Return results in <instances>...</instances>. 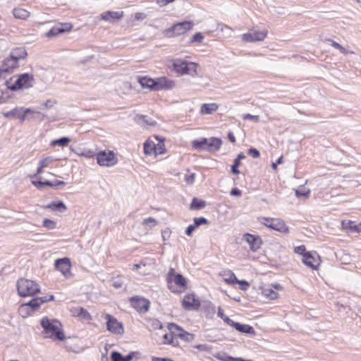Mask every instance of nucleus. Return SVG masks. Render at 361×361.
Segmentation results:
<instances>
[{
  "label": "nucleus",
  "instance_id": "obj_1",
  "mask_svg": "<svg viewBox=\"0 0 361 361\" xmlns=\"http://www.w3.org/2000/svg\"><path fill=\"white\" fill-rule=\"evenodd\" d=\"M43 328L42 334L45 338L54 341H63L65 335L61 322L55 319L43 317L40 321Z\"/></svg>",
  "mask_w": 361,
  "mask_h": 361
},
{
  "label": "nucleus",
  "instance_id": "obj_2",
  "mask_svg": "<svg viewBox=\"0 0 361 361\" xmlns=\"http://www.w3.org/2000/svg\"><path fill=\"white\" fill-rule=\"evenodd\" d=\"M165 138L158 135H152L148 137L143 143V152L145 156L157 157L166 153V147L164 144Z\"/></svg>",
  "mask_w": 361,
  "mask_h": 361
},
{
  "label": "nucleus",
  "instance_id": "obj_3",
  "mask_svg": "<svg viewBox=\"0 0 361 361\" xmlns=\"http://www.w3.org/2000/svg\"><path fill=\"white\" fill-rule=\"evenodd\" d=\"M54 161V159L51 157H42L39 162H38V166L37 169V171L34 175H30V177L32 179L37 178L39 175L42 174L44 172V169L47 167L51 163H52ZM32 183L38 189H42L44 186L48 185V186H56L59 185H64L63 181L61 180H56L54 183L51 181H37L35 180H32Z\"/></svg>",
  "mask_w": 361,
  "mask_h": 361
},
{
  "label": "nucleus",
  "instance_id": "obj_4",
  "mask_svg": "<svg viewBox=\"0 0 361 361\" xmlns=\"http://www.w3.org/2000/svg\"><path fill=\"white\" fill-rule=\"evenodd\" d=\"M17 290L20 297H31L40 292V286L35 281L20 279L17 281Z\"/></svg>",
  "mask_w": 361,
  "mask_h": 361
},
{
  "label": "nucleus",
  "instance_id": "obj_5",
  "mask_svg": "<svg viewBox=\"0 0 361 361\" xmlns=\"http://www.w3.org/2000/svg\"><path fill=\"white\" fill-rule=\"evenodd\" d=\"M33 76L28 73L16 75L6 81V85L9 90H16L23 87L27 88L32 86Z\"/></svg>",
  "mask_w": 361,
  "mask_h": 361
},
{
  "label": "nucleus",
  "instance_id": "obj_6",
  "mask_svg": "<svg viewBox=\"0 0 361 361\" xmlns=\"http://www.w3.org/2000/svg\"><path fill=\"white\" fill-rule=\"evenodd\" d=\"M194 26L192 21H183L173 24L169 28L164 30V35L167 37H176L185 34L191 30Z\"/></svg>",
  "mask_w": 361,
  "mask_h": 361
},
{
  "label": "nucleus",
  "instance_id": "obj_7",
  "mask_svg": "<svg viewBox=\"0 0 361 361\" xmlns=\"http://www.w3.org/2000/svg\"><path fill=\"white\" fill-rule=\"evenodd\" d=\"M174 71L180 75H189L194 77L197 75L198 65L194 62L177 61L173 64Z\"/></svg>",
  "mask_w": 361,
  "mask_h": 361
},
{
  "label": "nucleus",
  "instance_id": "obj_8",
  "mask_svg": "<svg viewBox=\"0 0 361 361\" xmlns=\"http://www.w3.org/2000/svg\"><path fill=\"white\" fill-rule=\"evenodd\" d=\"M168 283L169 285L173 283L177 286L178 290H173V292H183L187 288L188 280L185 277L178 273H176L174 269L171 268L168 274ZM171 289V286H169Z\"/></svg>",
  "mask_w": 361,
  "mask_h": 361
},
{
  "label": "nucleus",
  "instance_id": "obj_9",
  "mask_svg": "<svg viewBox=\"0 0 361 361\" xmlns=\"http://www.w3.org/2000/svg\"><path fill=\"white\" fill-rule=\"evenodd\" d=\"M267 36L266 29H250L247 32L241 35V39L245 43H250L263 41Z\"/></svg>",
  "mask_w": 361,
  "mask_h": 361
},
{
  "label": "nucleus",
  "instance_id": "obj_10",
  "mask_svg": "<svg viewBox=\"0 0 361 361\" xmlns=\"http://www.w3.org/2000/svg\"><path fill=\"white\" fill-rule=\"evenodd\" d=\"M259 221L266 226L281 233H287L288 232V226L281 219L262 217L259 219Z\"/></svg>",
  "mask_w": 361,
  "mask_h": 361
},
{
  "label": "nucleus",
  "instance_id": "obj_11",
  "mask_svg": "<svg viewBox=\"0 0 361 361\" xmlns=\"http://www.w3.org/2000/svg\"><path fill=\"white\" fill-rule=\"evenodd\" d=\"M97 164L102 166H111L115 165L118 159L112 151H102L97 154Z\"/></svg>",
  "mask_w": 361,
  "mask_h": 361
},
{
  "label": "nucleus",
  "instance_id": "obj_12",
  "mask_svg": "<svg viewBox=\"0 0 361 361\" xmlns=\"http://www.w3.org/2000/svg\"><path fill=\"white\" fill-rule=\"evenodd\" d=\"M54 267L66 279H69L73 276V274L71 271L72 264L69 258L63 257L56 259L54 263Z\"/></svg>",
  "mask_w": 361,
  "mask_h": 361
},
{
  "label": "nucleus",
  "instance_id": "obj_13",
  "mask_svg": "<svg viewBox=\"0 0 361 361\" xmlns=\"http://www.w3.org/2000/svg\"><path fill=\"white\" fill-rule=\"evenodd\" d=\"M106 320V329L114 334L122 335L124 332L123 325L115 317L107 314L104 316Z\"/></svg>",
  "mask_w": 361,
  "mask_h": 361
},
{
  "label": "nucleus",
  "instance_id": "obj_14",
  "mask_svg": "<svg viewBox=\"0 0 361 361\" xmlns=\"http://www.w3.org/2000/svg\"><path fill=\"white\" fill-rule=\"evenodd\" d=\"M302 262L313 270L319 269L322 260L319 255L316 252L306 254V257L302 258Z\"/></svg>",
  "mask_w": 361,
  "mask_h": 361
},
{
  "label": "nucleus",
  "instance_id": "obj_15",
  "mask_svg": "<svg viewBox=\"0 0 361 361\" xmlns=\"http://www.w3.org/2000/svg\"><path fill=\"white\" fill-rule=\"evenodd\" d=\"M169 329L176 338H180L185 341H192L194 339V335L184 331L180 327L175 324H169Z\"/></svg>",
  "mask_w": 361,
  "mask_h": 361
},
{
  "label": "nucleus",
  "instance_id": "obj_16",
  "mask_svg": "<svg viewBox=\"0 0 361 361\" xmlns=\"http://www.w3.org/2000/svg\"><path fill=\"white\" fill-rule=\"evenodd\" d=\"M176 82L171 79L161 77L155 79V91L169 90L176 87Z\"/></svg>",
  "mask_w": 361,
  "mask_h": 361
},
{
  "label": "nucleus",
  "instance_id": "obj_17",
  "mask_svg": "<svg viewBox=\"0 0 361 361\" xmlns=\"http://www.w3.org/2000/svg\"><path fill=\"white\" fill-rule=\"evenodd\" d=\"M54 300V296L53 295H50L49 296H44V297H37L35 298H32L31 300H30L28 302H26V304L30 307V310L34 313L35 312L37 311L41 305L47 302L51 301Z\"/></svg>",
  "mask_w": 361,
  "mask_h": 361
},
{
  "label": "nucleus",
  "instance_id": "obj_18",
  "mask_svg": "<svg viewBox=\"0 0 361 361\" xmlns=\"http://www.w3.org/2000/svg\"><path fill=\"white\" fill-rule=\"evenodd\" d=\"M123 17V12L107 11L100 14V19L109 23H115Z\"/></svg>",
  "mask_w": 361,
  "mask_h": 361
},
{
  "label": "nucleus",
  "instance_id": "obj_19",
  "mask_svg": "<svg viewBox=\"0 0 361 361\" xmlns=\"http://www.w3.org/2000/svg\"><path fill=\"white\" fill-rule=\"evenodd\" d=\"M130 302L131 305L140 313H145L149 309V302L145 298L133 297L131 298Z\"/></svg>",
  "mask_w": 361,
  "mask_h": 361
},
{
  "label": "nucleus",
  "instance_id": "obj_20",
  "mask_svg": "<svg viewBox=\"0 0 361 361\" xmlns=\"http://www.w3.org/2000/svg\"><path fill=\"white\" fill-rule=\"evenodd\" d=\"M13 114L20 118L21 121H24L25 119H34L35 115L39 114V112L31 109H26L25 110H23V109H15L13 111Z\"/></svg>",
  "mask_w": 361,
  "mask_h": 361
},
{
  "label": "nucleus",
  "instance_id": "obj_21",
  "mask_svg": "<svg viewBox=\"0 0 361 361\" xmlns=\"http://www.w3.org/2000/svg\"><path fill=\"white\" fill-rule=\"evenodd\" d=\"M243 240L249 244L250 249L252 252L257 251L261 247L262 240L258 235L246 233L243 235Z\"/></svg>",
  "mask_w": 361,
  "mask_h": 361
},
{
  "label": "nucleus",
  "instance_id": "obj_22",
  "mask_svg": "<svg viewBox=\"0 0 361 361\" xmlns=\"http://www.w3.org/2000/svg\"><path fill=\"white\" fill-rule=\"evenodd\" d=\"M182 305L185 310H195L200 307V303L194 294H188L184 297Z\"/></svg>",
  "mask_w": 361,
  "mask_h": 361
},
{
  "label": "nucleus",
  "instance_id": "obj_23",
  "mask_svg": "<svg viewBox=\"0 0 361 361\" xmlns=\"http://www.w3.org/2000/svg\"><path fill=\"white\" fill-rule=\"evenodd\" d=\"M18 66V61L15 59L9 56L6 58L2 63L1 65V71L4 73H11L16 69Z\"/></svg>",
  "mask_w": 361,
  "mask_h": 361
},
{
  "label": "nucleus",
  "instance_id": "obj_24",
  "mask_svg": "<svg viewBox=\"0 0 361 361\" xmlns=\"http://www.w3.org/2000/svg\"><path fill=\"white\" fill-rule=\"evenodd\" d=\"M228 325L231 326H233L235 328V330L240 333L247 334H251L252 336H255L256 334L255 329L252 326L245 324H240L238 322H235L233 321H228Z\"/></svg>",
  "mask_w": 361,
  "mask_h": 361
},
{
  "label": "nucleus",
  "instance_id": "obj_25",
  "mask_svg": "<svg viewBox=\"0 0 361 361\" xmlns=\"http://www.w3.org/2000/svg\"><path fill=\"white\" fill-rule=\"evenodd\" d=\"M222 145V141L219 138L211 137L207 139V149L210 152H216L219 150Z\"/></svg>",
  "mask_w": 361,
  "mask_h": 361
},
{
  "label": "nucleus",
  "instance_id": "obj_26",
  "mask_svg": "<svg viewBox=\"0 0 361 361\" xmlns=\"http://www.w3.org/2000/svg\"><path fill=\"white\" fill-rule=\"evenodd\" d=\"M13 16L20 20H26L30 16V12L23 8H16L13 11Z\"/></svg>",
  "mask_w": 361,
  "mask_h": 361
},
{
  "label": "nucleus",
  "instance_id": "obj_27",
  "mask_svg": "<svg viewBox=\"0 0 361 361\" xmlns=\"http://www.w3.org/2000/svg\"><path fill=\"white\" fill-rule=\"evenodd\" d=\"M219 108L216 103L204 104L201 106L200 113L202 115L212 114L214 113Z\"/></svg>",
  "mask_w": 361,
  "mask_h": 361
},
{
  "label": "nucleus",
  "instance_id": "obj_28",
  "mask_svg": "<svg viewBox=\"0 0 361 361\" xmlns=\"http://www.w3.org/2000/svg\"><path fill=\"white\" fill-rule=\"evenodd\" d=\"M71 140L68 137H63L59 139L53 140L50 142L49 145L51 147H60L61 148L66 147L71 142Z\"/></svg>",
  "mask_w": 361,
  "mask_h": 361
},
{
  "label": "nucleus",
  "instance_id": "obj_29",
  "mask_svg": "<svg viewBox=\"0 0 361 361\" xmlns=\"http://www.w3.org/2000/svg\"><path fill=\"white\" fill-rule=\"evenodd\" d=\"M261 293L267 300H276L279 298V293L271 288L260 287Z\"/></svg>",
  "mask_w": 361,
  "mask_h": 361
},
{
  "label": "nucleus",
  "instance_id": "obj_30",
  "mask_svg": "<svg viewBox=\"0 0 361 361\" xmlns=\"http://www.w3.org/2000/svg\"><path fill=\"white\" fill-rule=\"evenodd\" d=\"M139 83L144 88L146 87L155 91V79L143 77L139 78Z\"/></svg>",
  "mask_w": 361,
  "mask_h": 361
},
{
  "label": "nucleus",
  "instance_id": "obj_31",
  "mask_svg": "<svg viewBox=\"0 0 361 361\" xmlns=\"http://www.w3.org/2000/svg\"><path fill=\"white\" fill-rule=\"evenodd\" d=\"M134 355V353L132 352L129 353L128 355L123 357L118 352L114 351L111 355V358L112 361H130L132 360Z\"/></svg>",
  "mask_w": 361,
  "mask_h": 361
},
{
  "label": "nucleus",
  "instance_id": "obj_32",
  "mask_svg": "<svg viewBox=\"0 0 361 361\" xmlns=\"http://www.w3.org/2000/svg\"><path fill=\"white\" fill-rule=\"evenodd\" d=\"M221 275L224 281L229 285H233L236 283V281H238L235 275L231 271H224Z\"/></svg>",
  "mask_w": 361,
  "mask_h": 361
},
{
  "label": "nucleus",
  "instance_id": "obj_33",
  "mask_svg": "<svg viewBox=\"0 0 361 361\" xmlns=\"http://www.w3.org/2000/svg\"><path fill=\"white\" fill-rule=\"evenodd\" d=\"M18 314L23 318H27L33 314L30 307L25 303L21 304L18 307Z\"/></svg>",
  "mask_w": 361,
  "mask_h": 361
},
{
  "label": "nucleus",
  "instance_id": "obj_34",
  "mask_svg": "<svg viewBox=\"0 0 361 361\" xmlns=\"http://www.w3.org/2000/svg\"><path fill=\"white\" fill-rule=\"evenodd\" d=\"M10 56L18 61L19 59L27 56V52L23 47L16 48L11 51Z\"/></svg>",
  "mask_w": 361,
  "mask_h": 361
},
{
  "label": "nucleus",
  "instance_id": "obj_35",
  "mask_svg": "<svg viewBox=\"0 0 361 361\" xmlns=\"http://www.w3.org/2000/svg\"><path fill=\"white\" fill-rule=\"evenodd\" d=\"M295 193L298 198H303L306 200L310 195V190L303 186H300L297 190H295Z\"/></svg>",
  "mask_w": 361,
  "mask_h": 361
},
{
  "label": "nucleus",
  "instance_id": "obj_36",
  "mask_svg": "<svg viewBox=\"0 0 361 361\" xmlns=\"http://www.w3.org/2000/svg\"><path fill=\"white\" fill-rule=\"evenodd\" d=\"M46 208L52 210H59L60 212L66 210L67 207L62 201L58 202H51L46 206Z\"/></svg>",
  "mask_w": 361,
  "mask_h": 361
},
{
  "label": "nucleus",
  "instance_id": "obj_37",
  "mask_svg": "<svg viewBox=\"0 0 361 361\" xmlns=\"http://www.w3.org/2000/svg\"><path fill=\"white\" fill-rule=\"evenodd\" d=\"M206 144H207V138H201L200 140H193L192 142V146L195 149L202 150L206 149Z\"/></svg>",
  "mask_w": 361,
  "mask_h": 361
},
{
  "label": "nucleus",
  "instance_id": "obj_38",
  "mask_svg": "<svg viewBox=\"0 0 361 361\" xmlns=\"http://www.w3.org/2000/svg\"><path fill=\"white\" fill-rule=\"evenodd\" d=\"M342 228L345 230H349L351 231H359V229L356 225H353V221L343 220L341 221Z\"/></svg>",
  "mask_w": 361,
  "mask_h": 361
},
{
  "label": "nucleus",
  "instance_id": "obj_39",
  "mask_svg": "<svg viewBox=\"0 0 361 361\" xmlns=\"http://www.w3.org/2000/svg\"><path fill=\"white\" fill-rule=\"evenodd\" d=\"M205 202L203 200H197V198H194L190 204L191 209L199 210L204 207Z\"/></svg>",
  "mask_w": 361,
  "mask_h": 361
},
{
  "label": "nucleus",
  "instance_id": "obj_40",
  "mask_svg": "<svg viewBox=\"0 0 361 361\" xmlns=\"http://www.w3.org/2000/svg\"><path fill=\"white\" fill-rule=\"evenodd\" d=\"M204 39V36L201 32H196L190 39V44H200Z\"/></svg>",
  "mask_w": 361,
  "mask_h": 361
},
{
  "label": "nucleus",
  "instance_id": "obj_41",
  "mask_svg": "<svg viewBox=\"0 0 361 361\" xmlns=\"http://www.w3.org/2000/svg\"><path fill=\"white\" fill-rule=\"evenodd\" d=\"M214 357L221 361H239L240 357H233L227 355L218 353Z\"/></svg>",
  "mask_w": 361,
  "mask_h": 361
},
{
  "label": "nucleus",
  "instance_id": "obj_42",
  "mask_svg": "<svg viewBox=\"0 0 361 361\" xmlns=\"http://www.w3.org/2000/svg\"><path fill=\"white\" fill-rule=\"evenodd\" d=\"M132 88L131 85L128 82H123L120 84L118 91L120 93L126 94L128 90H130Z\"/></svg>",
  "mask_w": 361,
  "mask_h": 361
},
{
  "label": "nucleus",
  "instance_id": "obj_43",
  "mask_svg": "<svg viewBox=\"0 0 361 361\" xmlns=\"http://www.w3.org/2000/svg\"><path fill=\"white\" fill-rule=\"evenodd\" d=\"M61 30L58 27V26H55L52 27L49 31L46 33V36L49 38L54 37L58 36L59 34H61Z\"/></svg>",
  "mask_w": 361,
  "mask_h": 361
},
{
  "label": "nucleus",
  "instance_id": "obj_44",
  "mask_svg": "<svg viewBox=\"0 0 361 361\" xmlns=\"http://www.w3.org/2000/svg\"><path fill=\"white\" fill-rule=\"evenodd\" d=\"M157 221L155 219L152 217H149L143 220L142 225L148 227H154L155 225H157Z\"/></svg>",
  "mask_w": 361,
  "mask_h": 361
},
{
  "label": "nucleus",
  "instance_id": "obj_45",
  "mask_svg": "<svg viewBox=\"0 0 361 361\" xmlns=\"http://www.w3.org/2000/svg\"><path fill=\"white\" fill-rule=\"evenodd\" d=\"M295 253L302 256V258L306 257V254H310L311 252H307L306 248L304 245L295 247L294 249Z\"/></svg>",
  "mask_w": 361,
  "mask_h": 361
},
{
  "label": "nucleus",
  "instance_id": "obj_46",
  "mask_svg": "<svg viewBox=\"0 0 361 361\" xmlns=\"http://www.w3.org/2000/svg\"><path fill=\"white\" fill-rule=\"evenodd\" d=\"M43 226L48 229H54L56 228V224L54 220L45 219L43 221Z\"/></svg>",
  "mask_w": 361,
  "mask_h": 361
},
{
  "label": "nucleus",
  "instance_id": "obj_47",
  "mask_svg": "<svg viewBox=\"0 0 361 361\" xmlns=\"http://www.w3.org/2000/svg\"><path fill=\"white\" fill-rule=\"evenodd\" d=\"M331 45L333 47H334L335 49H337L338 50H339L341 53H343L344 54H347L348 53H350L351 54H354L353 51L348 52L345 48H344L342 45H341L340 44H338L334 41L332 42Z\"/></svg>",
  "mask_w": 361,
  "mask_h": 361
},
{
  "label": "nucleus",
  "instance_id": "obj_48",
  "mask_svg": "<svg viewBox=\"0 0 361 361\" xmlns=\"http://www.w3.org/2000/svg\"><path fill=\"white\" fill-rule=\"evenodd\" d=\"M57 26L61 30L62 33L70 32L73 28L72 24L69 23L60 24Z\"/></svg>",
  "mask_w": 361,
  "mask_h": 361
},
{
  "label": "nucleus",
  "instance_id": "obj_49",
  "mask_svg": "<svg viewBox=\"0 0 361 361\" xmlns=\"http://www.w3.org/2000/svg\"><path fill=\"white\" fill-rule=\"evenodd\" d=\"M176 338V336L171 334V332L170 331L169 334H165L164 335V343H173V341H174V338Z\"/></svg>",
  "mask_w": 361,
  "mask_h": 361
},
{
  "label": "nucleus",
  "instance_id": "obj_50",
  "mask_svg": "<svg viewBox=\"0 0 361 361\" xmlns=\"http://www.w3.org/2000/svg\"><path fill=\"white\" fill-rule=\"evenodd\" d=\"M218 317H219L221 319H222L224 322H226L228 325V321H232L229 317L224 315L223 310L219 307L218 308V312H217Z\"/></svg>",
  "mask_w": 361,
  "mask_h": 361
},
{
  "label": "nucleus",
  "instance_id": "obj_51",
  "mask_svg": "<svg viewBox=\"0 0 361 361\" xmlns=\"http://www.w3.org/2000/svg\"><path fill=\"white\" fill-rule=\"evenodd\" d=\"M82 309V307H72L70 310V312L73 317H80Z\"/></svg>",
  "mask_w": 361,
  "mask_h": 361
},
{
  "label": "nucleus",
  "instance_id": "obj_52",
  "mask_svg": "<svg viewBox=\"0 0 361 361\" xmlns=\"http://www.w3.org/2000/svg\"><path fill=\"white\" fill-rule=\"evenodd\" d=\"M194 222L196 226H199L202 224H207L208 223L207 220L204 217L195 218Z\"/></svg>",
  "mask_w": 361,
  "mask_h": 361
},
{
  "label": "nucleus",
  "instance_id": "obj_53",
  "mask_svg": "<svg viewBox=\"0 0 361 361\" xmlns=\"http://www.w3.org/2000/svg\"><path fill=\"white\" fill-rule=\"evenodd\" d=\"M240 165V162L238 160H234V163L231 166L232 173L235 174H239L240 171L238 169V167Z\"/></svg>",
  "mask_w": 361,
  "mask_h": 361
},
{
  "label": "nucleus",
  "instance_id": "obj_54",
  "mask_svg": "<svg viewBox=\"0 0 361 361\" xmlns=\"http://www.w3.org/2000/svg\"><path fill=\"white\" fill-rule=\"evenodd\" d=\"M243 119L244 120H252L254 121L255 122H258L259 121V116H255V115H251L250 114H244L243 115Z\"/></svg>",
  "mask_w": 361,
  "mask_h": 361
},
{
  "label": "nucleus",
  "instance_id": "obj_55",
  "mask_svg": "<svg viewBox=\"0 0 361 361\" xmlns=\"http://www.w3.org/2000/svg\"><path fill=\"white\" fill-rule=\"evenodd\" d=\"M80 317L85 320H90L92 319L90 314L85 309L82 310Z\"/></svg>",
  "mask_w": 361,
  "mask_h": 361
},
{
  "label": "nucleus",
  "instance_id": "obj_56",
  "mask_svg": "<svg viewBox=\"0 0 361 361\" xmlns=\"http://www.w3.org/2000/svg\"><path fill=\"white\" fill-rule=\"evenodd\" d=\"M248 154L251 155L253 158H258L259 157V152L255 149L250 148L247 152Z\"/></svg>",
  "mask_w": 361,
  "mask_h": 361
},
{
  "label": "nucleus",
  "instance_id": "obj_57",
  "mask_svg": "<svg viewBox=\"0 0 361 361\" xmlns=\"http://www.w3.org/2000/svg\"><path fill=\"white\" fill-rule=\"evenodd\" d=\"M185 181L188 184L193 183V182L195 181V174L194 173H191V174L185 175Z\"/></svg>",
  "mask_w": 361,
  "mask_h": 361
},
{
  "label": "nucleus",
  "instance_id": "obj_58",
  "mask_svg": "<svg viewBox=\"0 0 361 361\" xmlns=\"http://www.w3.org/2000/svg\"><path fill=\"white\" fill-rule=\"evenodd\" d=\"M195 348L200 350L204 352H210L212 348L207 345H197Z\"/></svg>",
  "mask_w": 361,
  "mask_h": 361
},
{
  "label": "nucleus",
  "instance_id": "obj_59",
  "mask_svg": "<svg viewBox=\"0 0 361 361\" xmlns=\"http://www.w3.org/2000/svg\"><path fill=\"white\" fill-rule=\"evenodd\" d=\"M147 15L143 12H137L135 13L134 18L136 20H142Z\"/></svg>",
  "mask_w": 361,
  "mask_h": 361
},
{
  "label": "nucleus",
  "instance_id": "obj_60",
  "mask_svg": "<svg viewBox=\"0 0 361 361\" xmlns=\"http://www.w3.org/2000/svg\"><path fill=\"white\" fill-rule=\"evenodd\" d=\"M56 101L53 99H48L44 103V106L47 109H50L56 104Z\"/></svg>",
  "mask_w": 361,
  "mask_h": 361
},
{
  "label": "nucleus",
  "instance_id": "obj_61",
  "mask_svg": "<svg viewBox=\"0 0 361 361\" xmlns=\"http://www.w3.org/2000/svg\"><path fill=\"white\" fill-rule=\"evenodd\" d=\"M236 283L241 285V289L243 290H247V288L249 287V283L244 280H243V281L238 280V281H236Z\"/></svg>",
  "mask_w": 361,
  "mask_h": 361
},
{
  "label": "nucleus",
  "instance_id": "obj_62",
  "mask_svg": "<svg viewBox=\"0 0 361 361\" xmlns=\"http://www.w3.org/2000/svg\"><path fill=\"white\" fill-rule=\"evenodd\" d=\"M197 226L195 225H190L186 231H185V233L188 235H191V234L192 233V232L194 231L195 228H196Z\"/></svg>",
  "mask_w": 361,
  "mask_h": 361
},
{
  "label": "nucleus",
  "instance_id": "obj_63",
  "mask_svg": "<svg viewBox=\"0 0 361 361\" xmlns=\"http://www.w3.org/2000/svg\"><path fill=\"white\" fill-rule=\"evenodd\" d=\"M174 1L175 0H157V2L160 5L165 6Z\"/></svg>",
  "mask_w": 361,
  "mask_h": 361
},
{
  "label": "nucleus",
  "instance_id": "obj_64",
  "mask_svg": "<svg viewBox=\"0 0 361 361\" xmlns=\"http://www.w3.org/2000/svg\"><path fill=\"white\" fill-rule=\"evenodd\" d=\"M231 195L233 196H240L241 195V191L237 188H234L231 191Z\"/></svg>",
  "mask_w": 361,
  "mask_h": 361
}]
</instances>
